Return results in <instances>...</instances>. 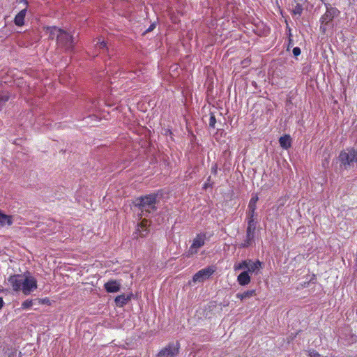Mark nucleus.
I'll return each instance as SVG.
<instances>
[{"label": "nucleus", "mask_w": 357, "mask_h": 357, "mask_svg": "<svg viewBox=\"0 0 357 357\" xmlns=\"http://www.w3.org/2000/svg\"><path fill=\"white\" fill-rule=\"evenodd\" d=\"M9 284L15 291H22L26 295H30L38 287L36 279L29 274L28 275H13L8 278Z\"/></svg>", "instance_id": "obj_1"}, {"label": "nucleus", "mask_w": 357, "mask_h": 357, "mask_svg": "<svg viewBox=\"0 0 357 357\" xmlns=\"http://www.w3.org/2000/svg\"><path fill=\"white\" fill-rule=\"evenodd\" d=\"M341 170H349L357 162V146L347 148L342 151L338 155Z\"/></svg>", "instance_id": "obj_2"}, {"label": "nucleus", "mask_w": 357, "mask_h": 357, "mask_svg": "<svg viewBox=\"0 0 357 357\" xmlns=\"http://www.w3.org/2000/svg\"><path fill=\"white\" fill-rule=\"evenodd\" d=\"M156 199L157 195H149L144 197H141L137 202V206L141 211V215L148 216V214L156 210Z\"/></svg>", "instance_id": "obj_3"}, {"label": "nucleus", "mask_w": 357, "mask_h": 357, "mask_svg": "<svg viewBox=\"0 0 357 357\" xmlns=\"http://www.w3.org/2000/svg\"><path fill=\"white\" fill-rule=\"evenodd\" d=\"M325 6L326 10L320 18V30L322 33L326 32L328 23L332 22L333 18L340 13L339 10L336 8L333 7L331 4L326 3Z\"/></svg>", "instance_id": "obj_4"}, {"label": "nucleus", "mask_w": 357, "mask_h": 357, "mask_svg": "<svg viewBox=\"0 0 357 357\" xmlns=\"http://www.w3.org/2000/svg\"><path fill=\"white\" fill-rule=\"evenodd\" d=\"M56 42L59 47L64 48L67 52L73 50L75 43L73 36L65 31L58 37Z\"/></svg>", "instance_id": "obj_5"}, {"label": "nucleus", "mask_w": 357, "mask_h": 357, "mask_svg": "<svg viewBox=\"0 0 357 357\" xmlns=\"http://www.w3.org/2000/svg\"><path fill=\"white\" fill-rule=\"evenodd\" d=\"M215 271L216 267L215 266H209L205 268L201 269L193 275L192 281L195 283L202 282L209 278Z\"/></svg>", "instance_id": "obj_6"}, {"label": "nucleus", "mask_w": 357, "mask_h": 357, "mask_svg": "<svg viewBox=\"0 0 357 357\" xmlns=\"http://www.w3.org/2000/svg\"><path fill=\"white\" fill-rule=\"evenodd\" d=\"M206 234L200 233L194 238L192 245L189 248L187 255L188 257L192 256L197 253L198 250L205 244Z\"/></svg>", "instance_id": "obj_7"}, {"label": "nucleus", "mask_w": 357, "mask_h": 357, "mask_svg": "<svg viewBox=\"0 0 357 357\" xmlns=\"http://www.w3.org/2000/svg\"><path fill=\"white\" fill-rule=\"evenodd\" d=\"M179 343H169L164 349H161L158 354V357H176L179 351Z\"/></svg>", "instance_id": "obj_8"}, {"label": "nucleus", "mask_w": 357, "mask_h": 357, "mask_svg": "<svg viewBox=\"0 0 357 357\" xmlns=\"http://www.w3.org/2000/svg\"><path fill=\"white\" fill-rule=\"evenodd\" d=\"M248 261H249V263H248L246 271L250 274L255 273L257 275L261 268V262L259 260L253 261L251 259H248Z\"/></svg>", "instance_id": "obj_9"}, {"label": "nucleus", "mask_w": 357, "mask_h": 357, "mask_svg": "<svg viewBox=\"0 0 357 357\" xmlns=\"http://www.w3.org/2000/svg\"><path fill=\"white\" fill-rule=\"evenodd\" d=\"M104 286L107 292L115 293L120 290L121 284L116 280H109Z\"/></svg>", "instance_id": "obj_10"}, {"label": "nucleus", "mask_w": 357, "mask_h": 357, "mask_svg": "<svg viewBox=\"0 0 357 357\" xmlns=\"http://www.w3.org/2000/svg\"><path fill=\"white\" fill-rule=\"evenodd\" d=\"M251 281V278L248 271H243L237 277V282L241 286H246Z\"/></svg>", "instance_id": "obj_11"}, {"label": "nucleus", "mask_w": 357, "mask_h": 357, "mask_svg": "<svg viewBox=\"0 0 357 357\" xmlns=\"http://www.w3.org/2000/svg\"><path fill=\"white\" fill-rule=\"evenodd\" d=\"M132 296V294L128 296L125 294L117 296L114 300L116 305L119 307H123L128 301L130 300Z\"/></svg>", "instance_id": "obj_12"}, {"label": "nucleus", "mask_w": 357, "mask_h": 357, "mask_svg": "<svg viewBox=\"0 0 357 357\" xmlns=\"http://www.w3.org/2000/svg\"><path fill=\"white\" fill-rule=\"evenodd\" d=\"M63 31V29L57 28L56 26H49L47 28L46 32L49 34L50 38L52 39L56 38L57 40Z\"/></svg>", "instance_id": "obj_13"}, {"label": "nucleus", "mask_w": 357, "mask_h": 357, "mask_svg": "<svg viewBox=\"0 0 357 357\" xmlns=\"http://www.w3.org/2000/svg\"><path fill=\"white\" fill-rule=\"evenodd\" d=\"M26 14V9L24 8L20 12H19L14 20V22L15 25L18 26H21L24 24V18Z\"/></svg>", "instance_id": "obj_14"}, {"label": "nucleus", "mask_w": 357, "mask_h": 357, "mask_svg": "<svg viewBox=\"0 0 357 357\" xmlns=\"http://www.w3.org/2000/svg\"><path fill=\"white\" fill-rule=\"evenodd\" d=\"M279 143L282 148L284 149H288L291 147V137L289 135H284L282 137H280L279 139Z\"/></svg>", "instance_id": "obj_15"}, {"label": "nucleus", "mask_w": 357, "mask_h": 357, "mask_svg": "<svg viewBox=\"0 0 357 357\" xmlns=\"http://www.w3.org/2000/svg\"><path fill=\"white\" fill-rule=\"evenodd\" d=\"M256 225H257L256 220H248V227L246 229V234H248V237H250L252 236H255Z\"/></svg>", "instance_id": "obj_16"}, {"label": "nucleus", "mask_w": 357, "mask_h": 357, "mask_svg": "<svg viewBox=\"0 0 357 357\" xmlns=\"http://www.w3.org/2000/svg\"><path fill=\"white\" fill-rule=\"evenodd\" d=\"M13 224L12 217L6 215L0 211V225L1 226L11 225Z\"/></svg>", "instance_id": "obj_17"}, {"label": "nucleus", "mask_w": 357, "mask_h": 357, "mask_svg": "<svg viewBox=\"0 0 357 357\" xmlns=\"http://www.w3.org/2000/svg\"><path fill=\"white\" fill-rule=\"evenodd\" d=\"M256 294V291L255 289L248 290L244 291L243 293H238L236 294V297L241 301L252 297Z\"/></svg>", "instance_id": "obj_18"}, {"label": "nucleus", "mask_w": 357, "mask_h": 357, "mask_svg": "<svg viewBox=\"0 0 357 357\" xmlns=\"http://www.w3.org/2000/svg\"><path fill=\"white\" fill-rule=\"evenodd\" d=\"M248 263H249V261H248V259L243 260L242 261L238 262V263H236L234 265V271L236 272V271H238L241 270H244V271L247 270Z\"/></svg>", "instance_id": "obj_19"}, {"label": "nucleus", "mask_w": 357, "mask_h": 357, "mask_svg": "<svg viewBox=\"0 0 357 357\" xmlns=\"http://www.w3.org/2000/svg\"><path fill=\"white\" fill-rule=\"evenodd\" d=\"M37 305L36 299L34 300H25L24 302H22L21 307L23 310H28L30 309L32 306Z\"/></svg>", "instance_id": "obj_20"}, {"label": "nucleus", "mask_w": 357, "mask_h": 357, "mask_svg": "<svg viewBox=\"0 0 357 357\" xmlns=\"http://www.w3.org/2000/svg\"><path fill=\"white\" fill-rule=\"evenodd\" d=\"M9 100V95L6 92L0 93V111Z\"/></svg>", "instance_id": "obj_21"}, {"label": "nucleus", "mask_w": 357, "mask_h": 357, "mask_svg": "<svg viewBox=\"0 0 357 357\" xmlns=\"http://www.w3.org/2000/svg\"><path fill=\"white\" fill-rule=\"evenodd\" d=\"M95 45H96V49H98L102 52L107 50V46L106 43L104 40L101 41L100 39H98L96 41V43Z\"/></svg>", "instance_id": "obj_22"}, {"label": "nucleus", "mask_w": 357, "mask_h": 357, "mask_svg": "<svg viewBox=\"0 0 357 357\" xmlns=\"http://www.w3.org/2000/svg\"><path fill=\"white\" fill-rule=\"evenodd\" d=\"M254 238H255L254 236L248 237V234H246V238L244 241V242L240 245V248H248V247H249L251 245Z\"/></svg>", "instance_id": "obj_23"}, {"label": "nucleus", "mask_w": 357, "mask_h": 357, "mask_svg": "<svg viewBox=\"0 0 357 357\" xmlns=\"http://www.w3.org/2000/svg\"><path fill=\"white\" fill-rule=\"evenodd\" d=\"M258 201V197L257 195L252 197L248 204V208L256 209V203Z\"/></svg>", "instance_id": "obj_24"}, {"label": "nucleus", "mask_w": 357, "mask_h": 357, "mask_svg": "<svg viewBox=\"0 0 357 357\" xmlns=\"http://www.w3.org/2000/svg\"><path fill=\"white\" fill-rule=\"evenodd\" d=\"M255 210H256L255 208H248V211L247 213L248 220H255Z\"/></svg>", "instance_id": "obj_25"}, {"label": "nucleus", "mask_w": 357, "mask_h": 357, "mask_svg": "<svg viewBox=\"0 0 357 357\" xmlns=\"http://www.w3.org/2000/svg\"><path fill=\"white\" fill-rule=\"evenodd\" d=\"M293 12L295 15H301L303 12V8L300 4H297L293 10Z\"/></svg>", "instance_id": "obj_26"}, {"label": "nucleus", "mask_w": 357, "mask_h": 357, "mask_svg": "<svg viewBox=\"0 0 357 357\" xmlns=\"http://www.w3.org/2000/svg\"><path fill=\"white\" fill-rule=\"evenodd\" d=\"M37 305L48 304L50 303V300L47 298H36Z\"/></svg>", "instance_id": "obj_27"}, {"label": "nucleus", "mask_w": 357, "mask_h": 357, "mask_svg": "<svg viewBox=\"0 0 357 357\" xmlns=\"http://www.w3.org/2000/svg\"><path fill=\"white\" fill-rule=\"evenodd\" d=\"M216 123V119L213 114H211L209 119V126L211 128H215Z\"/></svg>", "instance_id": "obj_28"}, {"label": "nucleus", "mask_w": 357, "mask_h": 357, "mask_svg": "<svg viewBox=\"0 0 357 357\" xmlns=\"http://www.w3.org/2000/svg\"><path fill=\"white\" fill-rule=\"evenodd\" d=\"M308 356L310 357H321V355L314 350L309 351Z\"/></svg>", "instance_id": "obj_29"}, {"label": "nucleus", "mask_w": 357, "mask_h": 357, "mask_svg": "<svg viewBox=\"0 0 357 357\" xmlns=\"http://www.w3.org/2000/svg\"><path fill=\"white\" fill-rule=\"evenodd\" d=\"M8 357H22V353L13 351L9 354Z\"/></svg>", "instance_id": "obj_30"}, {"label": "nucleus", "mask_w": 357, "mask_h": 357, "mask_svg": "<svg viewBox=\"0 0 357 357\" xmlns=\"http://www.w3.org/2000/svg\"><path fill=\"white\" fill-rule=\"evenodd\" d=\"M293 54L295 56H298L301 54V50L300 49V47H295L294 49H293Z\"/></svg>", "instance_id": "obj_31"}, {"label": "nucleus", "mask_w": 357, "mask_h": 357, "mask_svg": "<svg viewBox=\"0 0 357 357\" xmlns=\"http://www.w3.org/2000/svg\"><path fill=\"white\" fill-rule=\"evenodd\" d=\"M156 26V24L155 22L151 24L149 28L146 30L145 33H149L152 31Z\"/></svg>", "instance_id": "obj_32"}, {"label": "nucleus", "mask_w": 357, "mask_h": 357, "mask_svg": "<svg viewBox=\"0 0 357 357\" xmlns=\"http://www.w3.org/2000/svg\"><path fill=\"white\" fill-rule=\"evenodd\" d=\"M211 172L213 174H217V172H218V165H217V164L213 165V166L211 167Z\"/></svg>", "instance_id": "obj_33"}, {"label": "nucleus", "mask_w": 357, "mask_h": 357, "mask_svg": "<svg viewBox=\"0 0 357 357\" xmlns=\"http://www.w3.org/2000/svg\"><path fill=\"white\" fill-rule=\"evenodd\" d=\"M211 177H208L206 182L204 185V188H206L208 186H211L212 184L210 183Z\"/></svg>", "instance_id": "obj_34"}, {"label": "nucleus", "mask_w": 357, "mask_h": 357, "mask_svg": "<svg viewBox=\"0 0 357 357\" xmlns=\"http://www.w3.org/2000/svg\"><path fill=\"white\" fill-rule=\"evenodd\" d=\"M18 3H24L25 5L28 4V2L26 0H17Z\"/></svg>", "instance_id": "obj_35"}, {"label": "nucleus", "mask_w": 357, "mask_h": 357, "mask_svg": "<svg viewBox=\"0 0 357 357\" xmlns=\"http://www.w3.org/2000/svg\"><path fill=\"white\" fill-rule=\"evenodd\" d=\"M3 298L0 297V309L3 307Z\"/></svg>", "instance_id": "obj_36"}, {"label": "nucleus", "mask_w": 357, "mask_h": 357, "mask_svg": "<svg viewBox=\"0 0 357 357\" xmlns=\"http://www.w3.org/2000/svg\"><path fill=\"white\" fill-rule=\"evenodd\" d=\"M144 220H143L142 222H141V227L142 228H143L144 227H145V225L144 224Z\"/></svg>", "instance_id": "obj_37"}]
</instances>
